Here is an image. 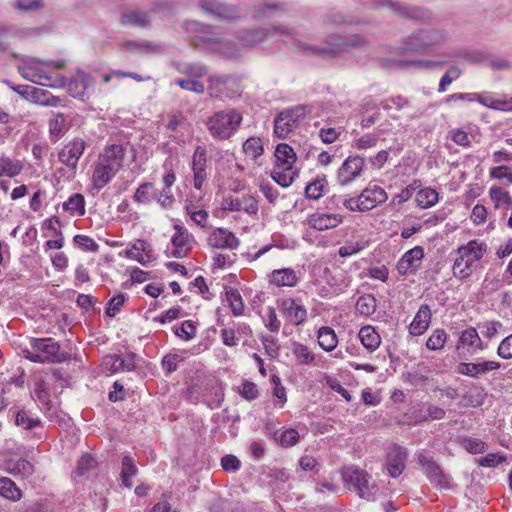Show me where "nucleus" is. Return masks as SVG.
Wrapping results in <instances>:
<instances>
[{"label":"nucleus","instance_id":"obj_1","mask_svg":"<svg viewBox=\"0 0 512 512\" xmlns=\"http://www.w3.org/2000/svg\"><path fill=\"white\" fill-rule=\"evenodd\" d=\"M128 144L106 145L99 153L92 166V186L96 190L103 189L125 165Z\"/></svg>","mask_w":512,"mask_h":512},{"label":"nucleus","instance_id":"obj_2","mask_svg":"<svg viewBox=\"0 0 512 512\" xmlns=\"http://www.w3.org/2000/svg\"><path fill=\"white\" fill-rule=\"evenodd\" d=\"M487 251V244L477 239L459 246L452 266L453 276L462 281L470 278L478 269L479 263Z\"/></svg>","mask_w":512,"mask_h":512},{"label":"nucleus","instance_id":"obj_3","mask_svg":"<svg viewBox=\"0 0 512 512\" xmlns=\"http://www.w3.org/2000/svg\"><path fill=\"white\" fill-rule=\"evenodd\" d=\"M52 60H40L37 58H25L18 65V71L23 78L52 88H61L65 85V78L53 71H50Z\"/></svg>","mask_w":512,"mask_h":512},{"label":"nucleus","instance_id":"obj_4","mask_svg":"<svg viewBox=\"0 0 512 512\" xmlns=\"http://www.w3.org/2000/svg\"><path fill=\"white\" fill-rule=\"evenodd\" d=\"M275 164L271 171V178L281 187H289L298 176V170L295 166L297 156L293 148L286 143H280L276 146Z\"/></svg>","mask_w":512,"mask_h":512},{"label":"nucleus","instance_id":"obj_5","mask_svg":"<svg viewBox=\"0 0 512 512\" xmlns=\"http://www.w3.org/2000/svg\"><path fill=\"white\" fill-rule=\"evenodd\" d=\"M341 476L348 489L354 491L360 498L367 501L377 499L380 488L367 471L356 466H348L341 470Z\"/></svg>","mask_w":512,"mask_h":512},{"label":"nucleus","instance_id":"obj_6","mask_svg":"<svg viewBox=\"0 0 512 512\" xmlns=\"http://www.w3.org/2000/svg\"><path fill=\"white\" fill-rule=\"evenodd\" d=\"M242 120L241 112L236 109L218 111L208 118L207 129L213 138L226 140L236 133Z\"/></svg>","mask_w":512,"mask_h":512},{"label":"nucleus","instance_id":"obj_7","mask_svg":"<svg viewBox=\"0 0 512 512\" xmlns=\"http://www.w3.org/2000/svg\"><path fill=\"white\" fill-rule=\"evenodd\" d=\"M25 358L35 363H60L67 359L58 342L52 338H32L30 349L23 350Z\"/></svg>","mask_w":512,"mask_h":512},{"label":"nucleus","instance_id":"obj_8","mask_svg":"<svg viewBox=\"0 0 512 512\" xmlns=\"http://www.w3.org/2000/svg\"><path fill=\"white\" fill-rule=\"evenodd\" d=\"M310 112L311 108L306 105H297L280 112L274 120L275 136L285 138L300 125Z\"/></svg>","mask_w":512,"mask_h":512},{"label":"nucleus","instance_id":"obj_9","mask_svg":"<svg viewBox=\"0 0 512 512\" xmlns=\"http://www.w3.org/2000/svg\"><path fill=\"white\" fill-rule=\"evenodd\" d=\"M208 93L214 98H235L242 93L240 81L232 76H210Z\"/></svg>","mask_w":512,"mask_h":512},{"label":"nucleus","instance_id":"obj_10","mask_svg":"<svg viewBox=\"0 0 512 512\" xmlns=\"http://www.w3.org/2000/svg\"><path fill=\"white\" fill-rule=\"evenodd\" d=\"M365 170V160L359 155L348 156L336 171V182L348 186L360 178Z\"/></svg>","mask_w":512,"mask_h":512},{"label":"nucleus","instance_id":"obj_11","mask_svg":"<svg viewBox=\"0 0 512 512\" xmlns=\"http://www.w3.org/2000/svg\"><path fill=\"white\" fill-rule=\"evenodd\" d=\"M277 306L285 320L294 326L302 325L307 319V309L300 299H278Z\"/></svg>","mask_w":512,"mask_h":512},{"label":"nucleus","instance_id":"obj_12","mask_svg":"<svg viewBox=\"0 0 512 512\" xmlns=\"http://www.w3.org/2000/svg\"><path fill=\"white\" fill-rule=\"evenodd\" d=\"M200 9L207 15L216 19L235 20L239 18V9L221 0H200Z\"/></svg>","mask_w":512,"mask_h":512},{"label":"nucleus","instance_id":"obj_13","mask_svg":"<svg viewBox=\"0 0 512 512\" xmlns=\"http://www.w3.org/2000/svg\"><path fill=\"white\" fill-rule=\"evenodd\" d=\"M63 87H66L72 97L83 98L94 91L95 80L90 74L82 70H77L75 74L70 77L68 82L65 80Z\"/></svg>","mask_w":512,"mask_h":512},{"label":"nucleus","instance_id":"obj_14","mask_svg":"<svg viewBox=\"0 0 512 512\" xmlns=\"http://www.w3.org/2000/svg\"><path fill=\"white\" fill-rule=\"evenodd\" d=\"M221 209L230 212H245L249 215H256L259 210L257 199L250 194L224 197L221 202Z\"/></svg>","mask_w":512,"mask_h":512},{"label":"nucleus","instance_id":"obj_15","mask_svg":"<svg viewBox=\"0 0 512 512\" xmlns=\"http://www.w3.org/2000/svg\"><path fill=\"white\" fill-rule=\"evenodd\" d=\"M344 221V217L339 213L314 212L307 215L303 224L316 231H326L334 229Z\"/></svg>","mask_w":512,"mask_h":512},{"label":"nucleus","instance_id":"obj_16","mask_svg":"<svg viewBox=\"0 0 512 512\" xmlns=\"http://www.w3.org/2000/svg\"><path fill=\"white\" fill-rule=\"evenodd\" d=\"M423 259L424 248L422 246H415L406 251L398 260L396 270L401 276L416 274L421 267Z\"/></svg>","mask_w":512,"mask_h":512},{"label":"nucleus","instance_id":"obj_17","mask_svg":"<svg viewBox=\"0 0 512 512\" xmlns=\"http://www.w3.org/2000/svg\"><path fill=\"white\" fill-rule=\"evenodd\" d=\"M135 366L134 353H127L124 356L109 354L103 358L101 363L102 370L107 375H112L118 372L133 371Z\"/></svg>","mask_w":512,"mask_h":512},{"label":"nucleus","instance_id":"obj_18","mask_svg":"<svg viewBox=\"0 0 512 512\" xmlns=\"http://www.w3.org/2000/svg\"><path fill=\"white\" fill-rule=\"evenodd\" d=\"M13 90L41 106L57 107L62 102L59 97L53 96L49 91L33 86H16Z\"/></svg>","mask_w":512,"mask_h":512},{"label":"nucleus","instance_id":"obj_19","mask_svg":"<svg viewBox=\"0 0 512 512\" xmlns=\"http://www.w3.org/2000/svg\"><path fill=\"white\" fill-rule=\"evenodd\" d=\"M85 149L86 142L81 138H74L59 151V161L70 169L75 170Z\"/></svg>","mask_w":512,"mask_h":512},{"label":"nucleus","instance_id":"obj_20","mask_svg":"<svg viewBox=\"0 0 512 512\" xmlns=\"http://www.w3.org/2000/svg\"><path fill=\"white\" fill-rule=\"evenodd\" d=\"M417 459L431 483L440 488H450L449 477L443 473L440 467L433 461L432 457L424 453H419Z\"/></svg>","mask_w":512,"mask_h":512},{"label":"nucleus","instance_id":"obj_21","mask_svg":"<svg viewBox=\"0 0 512 512\" xmlns=\"http://www.w3.org/2000/svg\"><path fill=\"white\" fill-rule=\"evenodd\" d=\"M501 368V363L495 360H483L479 362H460L456 372L460 375L479 378L491 371Z\"/></svg>","mask_w":512,"mask_h":512},{"label":"nucleus","instance_id":"obj_22","mask_svg":"<svg viewBox=\"0 0 512 512\" xmlns=\"http://www.w3.org/2000/svg\"><path fill=\"white\" fill-rule=\"evenodd\" d=\"M207 152L202 146H197L194 150L191 162L193 172V186L197 190H201L207 180Z\"/></svg>","mask_w":512,"mask_h":512},{"label":"nucleus","instance_id":"obj_23","mask_svg":"<svg viewBox=\"0 0 512 512\" xmlns=\"http://www.w3.org/2000/svg\"><path fill=\"white\" fill-rule=\"evenodd\" d=\"M175 233L171 238L173 250L171 255L175 258L185 257L192 248L194 237L188 230L178 224L174 225Z\"/></svg>","mask_w":512,"mask_h":512},{"label":"nucleus","instance_id":"obj_24","mask_svg":"<svg viewBox=\"0 0 512 512\" xmlns=\"http://www.w3.org/2000/svg\"><path fill=\"white\" fill-rule=\"evenodd\" d=\"M208 245L216 249H237L240 245V240L235 234L226 228H215L208 236Z\"/></svg>","mask_w":512,"mask_h":512},{"label":"nucleus","instance_id":"obj_25","mask_svg":"<svg viewBox=\"0 0 512 512\" xmlns=\"http://www.w3.org/2000/svg\"><path fill=\"white\" fill-rule=\"evenodd\" d=\"M485 348L486 346L475 328L469 327L459 333L458 343L456 345V350L459 353L461 350H467L468 353L472 354L476 351H483Z\"/></svg>","mask_w":512,"mask_h":512},{"label":"nucleus","instance_id":"obj_26","mask_svg":"<svg viewBox=\"0 0 512 512\" xmlns=\"http://www.w3.org/2000/svg\"><path fill=\"white\" fill-rule=\"evenodd\" d=\"M267 281L270 285L281 287H295L300 281L298 273L293 268H281L273 270L268 276Z\"/></svg>","mask_w":512,"mask_h":512},{"label":"nucleus","instance_id":"obj_27","mask_svg":"<svg viewBox=\"0 0 512 512\" xmlns=\"http://www.w3.org/2000/svg\"><path fill=\"white\" fill-rule=\"evenodd\" d=\"M124 255L126 258L135 260L141 265H146L154 259L151 245L141 239L136 240L131 247L124 252Z\"/></svg>","mask_w":512,"mask_h":512},{"label":"nucleus","instance_id":"obj_28","mask_svg":"<svg viewBox=\"0 0 512 512\" xmlns=\"http://www.w3.org/2000/svg\"><path fill=\"white\" fill-rule=\"evenodd\" d=\"M360 197L365 210L369 211L384 203L387 200L388 195L382 187L376 184H369L364 190H362Z\"/></svg>","mask_w":512,"mask_h":512},{"label":"nucleus","instance_id":"obj_29","mask_svg":"<svg viewBox=\"0 0 512 512\" xmlns=\"http://www.w3.org/2000/svg\"><path fill=\"white\" fill-rule=\"evenodd\" d=\"M407 452L404 448L394 446L387 456V470L391 477H398L405 468Z\"/></svg>","mask_w":512,"mask_h":512},{"label":"nucleus","instance_id":"obj_30","mask_svg":"<svg viewBox=\"0 0 512 512\" xmlns=\"http://www.w3.org/2000/svg\"><path fill=\"white\" fill-rule=\"evenodd\" d=\"M33 399L38 403L40 409L49 417H57V413L53 402L50 400V395L43 381L36 383L33 394Z\"/></svg>","mask_w":512,"mask_h":512},{"label":"nucleus","instance_id":"obj_31","mask_svg":"<svg viewBox=\"0 0 512 512\" xmlns=\"http://www.w3.org/2000/svg\"><path fill=\"white\" fill-rule=\"evenodd\" d=\"M431 321V310L428 305H421L409 325V332L414 336H420L428 329Z\"/></svg>","mask_w":512,"mask_h":512},{"label":"nucleus","instance_id":"obj_32","mask_svg":"<svg viewBox=\"0 0 512 512\" xmlns=\"http://www.w3.org/2000/svg\"><path fill=\"white\" fill-rule=\"evenodd\" d=\"M373 7H375V8L387 7L392 12L399 14L403 17H408V18H422L423 17V15H422L423 11L420 10L419 8H409V7L394 3L391 0H374Z\"/></svg>","mask_w":512,"mask_h":512},{"label":"nucleus","instance_id":"obj_33","mask_svg":"<svg viewBox=\"0 0 512 512\" xmlns=\"http://www.w3.org/2000/svg\"><path fill=\"white\" fill-rule=\"evenodd\" d=\"M358 337L363 347L370 353L376 351L381 344L379 333L371 325L363 326L359 330Z\"/></svg>","mask_w":512,"mask_h":512},{"label":"nucleus","instance_id":"obj_34","mask_svg":"<svg viewBox=\"0 0 512 512\" xmlns=\"http://www.w3.org/2000/svg\"><path fill=\"white\" fill-rule=\"evenodd\" d=\"M319 346L326 352L333 351L338 345V336L333 328L322 326L316 333Z\"/></svg>","mask_w":512,"mask_h":512},{"label":"nucleus","instance_id":"obj_35","mask_svg":"<svg viewBox=\"0 0 512 512\" xmlns=\"http://www.w3.org/2000/svg\"><path fill=\"white\" fill-rule=\"evenodd\" d=\"M488 194L495 209H512V197L510 193L502 187L493 185L489 188Z\"/></svg>","mask_w":512,"mask_h":512},{"label":"nucleus","instance_id":"obj_36","mask_svg":"<svg viewBox=\"0 0 512 512\" xmlns=\"http://www.w3.org/2000/svg\"><path fill=\"white\" fill-rule=\"evenodd\" d=\"M328 191V180L325 175H317L305 188L308 199L318 200Z\"/></svg>","mask_w":512,"mask_h":512},{"label":"nucleus","instance_id":"obj_37","mask_svg":"<svg viewBox=\"0 0 512 512\" xmlns=\"http://www.w3.org/2000/svg\"><path fill=\"white\" fill-rule=\"evenodd\" d=\"M96 466L97 462L92 456L88 454L83 455L78 460L77 466L72 473L73 479L77 481L78 479L88 477L95 470Z\"/></svg>","mask_w":512,"mask_h":512},{"label":"nucleus","instance_id":"obj_38","mask_svg":"<svg viewBox=\"0 0 512 512\" xmlns=\"http://www.w3.org/2000/svg\"><path fill=\"white\" fill-rule=\"evenodd\" d=\"M384 129L378 128L372 133H366L358 138L353 139L352 147L358 150H367L376 147Z\"/></svg>","mask_w":512,"mask_h":512},{"label":"nucleus","instance_id":"obj_39","mask_svg":"<svg viewBox=\"0 0 512 512\" xmlns=\"http://www.w3.org/2000/svg\"><path fill=\"white\" fill-rule=\"evenodd\" d=\"M291 351L295 359L299 364L303 365H314L315 364V354L310 350V348L300 342H292Z\"/></svg>","mask_w":512,"mask_h":512},{"label":"nucleus","instance_id":"obj_40","mask_svg":"<svg viewBox=\"0 0 512 512\" xmlns=\"http://www.w3.org/2000/svg\"><path fill=\"white\" fill-rule=\"evenodd\" d=\"M438 200V192L435 189L429 187L420 189L415 196L416 205L422 209H427L434 206Z\"/></svg>","mask_w":512,"mask_h":512},{"label":"nucleus","instance_id":"obj_41","mask_svg":"<svg viewBox=\"0 0 512 512\" xmlns=\"http://www.w3.org/2000/svg\"><path fill=\"white\" fill-rule=\"evenodd\" d=\"M122 23L139 28H145L150 24V19L147 13L131 10L123 14Z\"/></svg>","mask_w":512,"mask_h":512},{"label":"nucleus","instance_id":"obj_42","mask_svg":"<svg viewBox=\"0 0 512 512\" xmlns=\"http://www.w3.org/2000/svg\"><path fill=\"white\" fill-rule=\"evenodd\" d=\"M0 495L11 501H18L22 497L21 490L8 477L0 478Z\"/></svg>","mask_w":512,"mask_h":512},{"label":"nucleus","instance_id":"obj_43","mask_svg":"<svg viewBox=\"0 0 512 512\" xmlns=\"http://www.w3.org/2000/svg\"><path fill=\"white\" fill-rule=\"evenodd\" d=\"M137 472L138 469L136 467L135 461L130 456L125 455L122 459L121 470V480L125 487H132L131 478L136 476Z\"/></svg>","mask_w":512,"mask_h":512},{"label":"nucleus","instance_id":"obj_44","mask_svg":"<svg viewBox=\"0 0 512 512\" xmlns=\"http://www.w3.org/2000/svg\"><path fill=\"white\" fill-rule=\"evenodd\" d=\"M276 33V29L273 30V33H270L264 29L249 31L245 35H242L240 40L244 46H254L261 44L266 38H268V36L273 37Z\"/></svg>","mask_w":512,"mask_h":512},{"label":"nucleus","instance_id":"obj_45","mask_svg":"<svg viewBox=\"0 0 512 512\" xmlns=\"http://www.w3.org/2000/svg\"><path fill=\"white\" fill-rule=\"evenodd\" d=\"M327 282L332 290L331 293L339 294L350 286L351 278L344 272H338L334 275H329Z\"/></svg>","mask_w":512,"mask_h":512},{"label":"nucleus","instance_id":"obj_46","mask_svg":"<svg viewBox=\"0 0 512 512\" xmlns=\"http://www.w3.org/2000/svg\"><path fill=\"white\" fill-rule=\"evenodd\" d=\"M63 209L73 215L83 216L85 214L84 196L79 193L71 195L68 200L63 203Z\"/></svg>","mask_w":512,"mask_h":512},{"label":"nucleus","instance_id":"obj_47","mask_svg":"<svg viewBox=\"0 0 512 512\" xmlns=\"http://www.w3.org/2000/svg\"><path fill=\"white\" fill-rule=\"evenodd\" d=\"M377 302L372 294L360 296L356 302V311L363 316H370L376 311Z\"/></svg>","mask_w":512,"mask_h":512},{"label":"nucleus","instance_id":"obj_48","mask_svg":"<svg viewBox=\"0 0 512 512\" xmlns=\"http://www.w3.org/2000/svg\"><path fill=\"white\" fill-rule=\"evenodd\" d=\"M299 439V432L294 428L274 432V440L282 447H292L298 443Z\"/></svg>","mask_w":512,"mask_h":512},{"label":"nucleus","instance_id":"obj_49","mask_svg":"<svg viewBox=\"0 0 512 512\" xmlns=\"http://www.w3.org/2000/svg\"><path fill=\"white\" fill-rule=\"evenodd\" d=\"M225 296L232 314L236 317L243 315L244 303L240 293L236 289L229 288L226 289Z\"/></svg>","mask_w":512,"mask_h":512},{"label":"nucleus","instance_id":"obj_50","mask_svg":"<svg viewBox=\"0 0 512 512\" xmlns=\"http://www.w3.org/2000/svg\"><path fill=\"white\" fill-rule=\"evenodd\" d=\"M22 165L18 160H12L8 157L0 158V177H14L20 174Z\"/></svg>","mask_w":512,"mask_h":512},{"label":"nucleus","instance_id":"obj_51","mask_svg":"<svg viewBox=\"0 0 512 512\" xmlns=\"http://www.w3.org/2000/svg\"><path fill=\"white\" fill-rule=\"evenodd\" d=\"M243 151L247 157L257 159L264 152L262 140L259 137H250L243 143Z\"/></svg>","mask_w":512,"mask_h":512},{"label":"nucleus","instance_id":"obj_52","mask_svg":"<svg viewBox=\"0 0 512 512\" xmlns=\"http://www.w3.org/2000/svg\"><path fill=\"white\" fill-rule=\"evenodd\" d=\"M482 335L492 340L505 333L504 326L499 321H486L479 326Z\"/></svg>","mask_w":512,"mask_h":512},{"label":"nucleus","instance_id":"obj_53","mask_svg":"<svg viewBox=\"0 0 512 512\" xmlns=\"http://www.w3.org/2000/svg\"><path fill=\"white\" fill-rule=\"evenodd\" d=\"M153 184L146 182L139 185L136 189L133 199L139 204H149L154 198Z\"/></svg>","mask_w":512,"mask_h":512},{"label":"nucleus","instance_id":"obj_54","mask_svg":"<svg viewBox=\"0 0 512 512\" xmlns=\"http://www.w3.org/2000/svg\"><path fill=\"white\" fill-rule=\"evenodd\" d=\"M8 470L13 475H19L25 478L32 475L34 472V467L29 461L25 459H19L16 462L11 463Z\"/></svg>","mask_w":512,"mask_h":512},{"label":"nucleus","instance_id":"obj_55","mask_svg":"<svg viewBox=\"0 0 512 512\" xmlns=\"http://www.w3.org/2000/svg\"><path fill=\"white\" fill-rule=\"evenodd\" d=\"M368 246V242L364 240L348 241L345 245L341 246L338 254L341 257H348L359 253Z\"/></svg>","mask_w":512,"mask_h":512},{"label":"nucleus","instance_id":"obj_56","mask_svg":"<svg viewBox=\"0 0 512 512\" xmlns=\"http://www.w3.org/2000/svg\"><path fill=\"white\" fill-rule=\"evenodd\" d=\"M447 340V334L443 329H436L433 331L431 336L428 338L426 342V347L429 350H440L444 347V344Z\"/></svg>","mask_w":512,"mask_h":512},{"label":"nucleus","instance_id":"obj_57","mask_svg":"<svg viewBox=\"0 0 512 512\" xmlns=\"http://www.w3.org/2000/svg\"><path fill=\"white\" fill-rule=\"evenodd\" d=\"M15 423L24 429H31L40 424V419L31 416L28 411L20 410L16 414Z\"/></svg>","mask_w":512,"mask_h":512},{"label":"nucleus","instance_id":"obj_58","mask_svg":"<svg viewBox=\"0 0 512 512\" xmlns=\"http://www.w3.org/2000/svg\"><path fill=\"white\" fill-rule=\"evenodd\" d=\"M459 98H466L469 101L475 100V101L479 102L481 105H483L487 108H490V109H493L494 99H495V97L489 92L471 93V94H464V95L459 94Z\"/></svg>","mask_w":512,"mask_h":512},{"label":"nucleus","instance_id":"obj_59","mask_svg":"<svg viewBox=\"0 0 512 512\" xmlns=\"http://www.w3.org/2000/svg\"><path fill=\"white\" fill-rule=\"evenodd\" d=\"M183 358L176 353H169L162 358L161 367L166 374H171L177 370L178 364Z\"/></svg>","mask_w":512,"mask_h":512},{"label":"nucleus","instance_id":"obj_60","mask_svg":"<svg viewBox=\"0 0 512 512\" xmlns=\"http://www.w3.org/2000/svg\"><path fill=\"white\" fill-rule=\"evenodd\" d=\"M175 83L179 85L182 89L194 92L196 94H203L205 91L204 84L195 79H176Z\"/></svg>","mask_w":512,"mask_h":512},{"label":"nucleus","instance_id":"obj_61","mask_svg":"<svg viewBox=\"0 0 512 512\" xmlns=\"http://www.w3.org/2000/svg\"><path fill=\"white\" fill-rule=\"evenodd\" d=\"M261 342L269 357L276 358L279 355L280 347L276 337L272 335H263L261 337Z\"/></svg>","mask_w":512,"mask_h":512},{"label":"nucleus","instance_id":"obj_62","mask_svg":"<svg viewBox=\"0 0 512 512\" xmlns=\"http://www.w3.org/2000/svg\"><path fill=\"white\" fill-rule=\"evenodd\" d=\"M265 327L273 332L278 333L281 328V321L279 320L276 310L273 307H268L266 316L264 318Z\"/></svg>","mask_w":512,"mask_h":512},{"label":"nucleus","instance_id":"obj_63","mask_svg":"<svg viewBox=\"0 0 512 512\" xmlns=\"http://www.w3.org/2000/svg\"><path fill=\"white\" fill-rule=\"evenodd\" d=\"M489 176L496 180H506L507 184H512V172L505 165L492 167L489 170Z\"/></svg>","mask_w":512,"mask_h":512},{"label":"nucleus","instance_id":"obj_64","mask_svg":"<svg viewBox=\"0 0 512 512\" xmlns=\"http://www.w3.org/2000/svg\"><path fill=\"white\" fill-rule=\"evenodd\" d=\"M196 333V327L191 320L184 321L180 327L176 328L175 334L182 340H191Z\"/></svg>","mask_w":512,"mask_h":512}]
</instances>
